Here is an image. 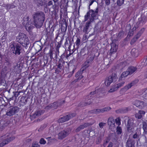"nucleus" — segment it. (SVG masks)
Here are the masks:
<instances>
[{
    "label": "nucleus",
    "instance_id": "nucleus-50",
    "mask_svg": "<svg viewBox=\"0 0 147 147\" xmlns=\"http://www.w3.org/2000/svg\"><path fill=\"white\" fill-rule=\"evenodd\" d=\"M59 49L58 48H56V51L55 52V55L54 56V58H57V56L59 55Z\"/></svg>",
    "mask_w": 147,
    "mask_h": 147
},
{
    "label": "nucleus",
    "instance_id": "nucleus-64",
    "mask_svg": "<svg viewBox=\"0 0 147 147\" xmlns=\"http://www.w3.org/2000/svg\"><path fill=\"white\" fill-rule=\"evenodd\" d=\"M138 113H140V114H141L142 116H143V115H144L145 114V112L143 110H140Z\"/></svg>",
    "mask_w": 147,
    "mask_h": 147
},
{
    "label": "nucleus",
    "instance_id": "nucleus-35",
    "mask_svg": "<svg viewBox=\"0 0 147 147\" xmlns=\"http://www.w3.org/2000/svg\"><path fill=\"white\" fill-rule=\"evenodd\" d=\"M36 1L37 5L38 6H42L45 4V2L43 0H35Z\"/></svg>",
    "mask_w": 147,
    "mask_h": 147
},
{
    "label": "nucleus",
    "instance_id": "nucleus-11",
    "mask_svg": "<svg viewBox=\"0 0 147 147\" xmlns=\"http://www.w3.org/2000/svg\"><path fill=\"white\" fill-rule=\"evenodd\" d=\"M133 121V120L131 119H129L127 121L126 127L128 132H130L132 131V130L134 128Z\"/></svg>",
    "mask_w": 147,
    "mask_h": 147
},
{
    "label": "nucleus",
    "instance_id": "nucleus-5",
    "mask_svg": "<svg viewBox=\"0 0 147 147\" xmlns=\"http://www.w3.org/2000/svg\"><path fill=\"white\" fill-rule=\"evenodd\" d=\"M71 130V129L70 127L65 129L58 134V139L62 140L65 138L70 133Z\"/></svg>",
    "mask_w": 147,
    "mask_h": 147
},
{
    "label": "nucleus",
    "instance_id": "nucleus-29",
    "mask_svg": "<svg viewBox=\"0 0 147 147\" xmlns=\"http://www.w3.org/2000/svg\"><path fill=\"white\" fill-rule=\"evenodd\" d=\"M10 122V120L8 119L5 120L4 121L3 125L0 127V130H2L5 127L7 126Z\"/></svg>",
    "mask_w": 147,
    "mask_h": 147
},
{
    "label": "nucleus",
    "instance_id": "nucleus-30",
    "mask_svg": "<svg viewBox=\"0 0 147 147\" xmlns=\"http://www.w3.org/2000/svg\"><path fill=\"white\" fill-rule=\"evenodd\" d=\"M131 53L133 57H136L138 55V51L137 49L133 48L132 49L131 52Z\"/></svg>",
    "mask_w": 147,
    "mask_h": 147
},
{
    "label": "nucleus",
    "instance_id": "nucleus-40",
    "mask_svg": "<svg viewBox=\"0 0 147 147\" xmlns=\"http://www.w3.org/2000/svg\"><path fill=\"white\" fill-rule=\"evenodd\" d=\"M139 37H140L138 36H137V34L135 35L131 40L130 42L131 45L134 44Z\"/></svg>",
    "mask_w": 147,
    "mask_h": 147
},
{
    "label": "nucleus",
    "instance_id": "nucleus-32",
    "mask_svg": "<svg viewBox=\"0 0 147 147\" xmlns=\"http://www.w3.org/2000/svg\"><path fill=\"white\" fill-rule=\"evenodd\" d=\"M88 52V49L84 47L83 49L81 50L80 53L81 55L84 56L86 54H87Z\"/></svg>",
    "mask_w": 147,
    "mask_h": 147
},
{
    "label": "nucleus",
    "instance_id": "nucleus-25",
    "mask_svg": "<svg viewBox=\"0 0 147 147\" xmlns=\"http://www.w3.org/2000/svg\"><path fill=\"white\" fill-rule=\"evenodd\" d=\"M107 123L109 127H112L114 128L115 127V121L113 117H109L108 119Z\"/></svg>",
    "mask_w": 147,
    "mask_h": 147
},
{
    "label": "nucleus",
    "instance_id": "nucleus-58",
    "mask_svg": "<svg viewBox=\"0 0 147 147\" xmlns=\"http://www.w3.org/2000/svg\"><path fill=\"white\" fill-rule=\"evenodd\" d=\"M7 35V33H6L4 32L3 34V35L2 37H1V40H4V41L6 39V37Z\"/></svg>",
    "mask_w": 147,
    "mask_h": 147
},
{
    "label": "nucleus",
    "instance_id": "nucleus-15",
    "mask_svg": "<svg viewBox=\"0 0 147 147\" xmlns=\"http://www.w3.org/2000/svg\"><path fill=\"white\" fill-rule=\"evenodd\" d=\"M134 102L133 104L134 105L140 109H143L144 107L145 106V103L142 101L136 100Z\"/></svg>",
    "mask_w": 147,
    "mask_h": 147
},
{
    "label": "nucleus",
    "instance_id": "nucleus-61",
    "mask_svg": "<svg viewBox=\"0 0 147 147\" xmlns=\"http://www.w3.org/2000/svg\"><path fill=\"white\" fill-rule=\"evenodd\" d=\"M66 54H67V52H65L63 54H62L61 56V58L63 59L65 57L66 58Z\"/></svg>",
    "mask_w": 147,
    "mask_h": 147
},
{
    "label": "nucleus",
    "instance_id": "nucleus-51",
    "mask_svg": "<svg viewBox=\"0 0 147 147\" xmlns=\"http://www.w3.org/2000/svg\"><path fill=\"white\" fill-rule=\"evenodd\" d=\"M124 32L123 31H121L119 32L118 35V38H121L124 35Z\"/></svg>",
    "mask_w": 147,
    "mask_h": 147
},
{
    "label": "nucleus",
    "instance_id": "nucleus-34",
    "mask_svg": "<svg viewBox=\"0 0 147 147\" xmlns=\"http://www.w3.org/2000/svg\"><path fill=\"white\" fill-rule=\"evenodd\" d=\"M46 6L45 7V8H47V6H51L52 7H55L56 6V5L54 3L53 4V1L51 0L48 1V3H46Z\"/></svg>",
    "mask_w": 147,
    "mask_h": 147
},
{
    "label": "nucleus",
    "instance_id": "nucleus-1",
    "mask_svg": "<svg viewBox=\"0 0 147 147\" xmlns=\"http://www.w3.org/2000/svg\"><path fill=\"white\" fill-rule=\"evenodd\" d=\"M33 23L37 28L42 26L45 20V15L42 11H38L34 13L32 16Z\"/></svg>",
    "mask_w": 147,
    "mask_h": 147
},
{
    "label": "nucleus",
    "instance_id": "nucleus-37",
    "mask_svg": "<svg viewBox=\"0 0 147 147\" xmlns=\"http://www.w3.org/2000/svg\"><path fill=\"white\" fill-rule=\"evenodd\" d=\"M54 52L55 51L53 50V49H52L51 48L50 49L49 52V54L51 60H52V59L55 58L54 57H53V54L54 55V56L55 55V53H54Z\"/></svg>",
    "mask_w": 147,
    "mask_h": 147
},
{
    "label": "nucleus",
    "instance_id": "nucleus-7",
    "mask_svg": "<svg viewBox=\"0 0 147 147\" xmlns=\"http://www.w3.org/2000/svg\"><path fill=\"white\" fill-rule=\"evenodd\" d=\"M19 108L16 106H11L7 110L6 115L11 116L14 115L15 113L18 112L19 111Z\"/></svg>",
    "mask_w": 147,
    "mask_h": 147
},
{
    "label": "nucleus",
    "instance_id": "nucleus-36",
    "mask_svg": "<svg viewBox=\"0 0 147 147\" xmlns=\"http://www.w3.org/2000/svg\"><path fill=\"white\" fill-rule=\"evenodd\" d=\"M116 133L118 135H122V131L121 127L118 126L116 128Z\"/></svg>",
    "mask_w": 147,
    "mask_h": 147
},
{
    "label": "nucleus",
    "instance_id": "nucleus-13",
    "mask_svg": "<svg viewBox=\"0 0 147 147\" xmlns=\"http://www.w3.org/2000/svg\"><path fill=\"white\" fill-rule=\"evenodd\" d=\"M29 20V16H27L26 17H24L23 19V22L24 24L25 25L26 30L28 32L30 31L32 28L31 26L29 24L30 23Z\"/></svg>",
    "mask_w": 147,
    "mask_h": 147
},
{
    "label": "nucleus",
    "instance_id": "nucleus-21",
    "mask_svg": "<svg viewBox=\"0 0 147 147\" xmlns=\"http://www.w3.org/2000/svg\"><path fill=\"white\" fill-rule=\"evenodd\" d=\"M28 37L24 33H20L19 35L17 37V40L19 43L23 41L24 39L27 38Z\"/></svg>",
    "mask_w": 147,
    "mask_h": 147
},
{
    "label": "nucleus",
    "instance_id": "nucleus-46",
    "mask_svg": "<svg viewBox=\"0 0 147 147\" xmlns=\"http://www.w3.org/2000/svg\"><path fill=\"white\" fill-rule=\"evenodd\" d=\"M80 43L81 40L79 38H77L76 41L75 42V43L77 47H78L80 45Z\"/></svg>",
    "mask_w": 147,
    "mask_h": 147
},
{
    "label": "nucleus",
    "instance_id": "nucleus-57",
    "mask_svg": "<svg viewBox=\"0 0 147 147\" xmlns=\"http://www.w3.org/2000/svg\"><path fill=\"white\" fill-rule=\"evenodd\" d=\"M134 32L131 30H130L129 32L127 35V37H129L131 36H132Z\"/></svg>",
    "mask_w": 147,
    "mask_h": 147
},
{
    "label": "nucleus",
    "instance_id": "nucleus-16",
    "mask_svg": "<svg viewBox=\"0 0 147 147\" xmlns=\"http://www.w3.org/2000/svg\"><path fill=\"white\" fill-rule=\"evenodd\" d=\"M92 22L88 21L85 23V24L84 26L83 30V32L85 34H88L90 30L89 29V27L90 26L91 23Z\"/></svg>",
    "mask_w": 147,
    "mask_h": 147
},
{
    "label": "nucleus",
    "instance_id": "nucleus-6",
    "mask_svg": "<svg viewBox=\"0 0 147 147\" xmlns=\"http://www.w3.org/2000/svg\"><path fill=\"white\" fill-rule=\"evenodd\" d=\"M76 115L75 113H73L70 114H68L65 116L61 117L59 118L58 120L57 121L59 123H63L65 121H68L70 119L75 117Z\"/></svg>",
    "mask_w": 147,
    "mask_h": 147
},
{
    "label": "nucleus",
    "instance_id": "nucleus-31",
    "mask_svg": "<svg viewBox=\"0 0 147 147\" xmlns=\"http://www.w3.org/2000/svg\"><path fill=\"white\" fill-rule=\"evenodd\" d=\"M58 106L57 103L56 102H54L53 103L47 106L46 107L47 109H51L54 108L56 109L57 108Z\"/></svg>",
    "mask_w": 147,
    "mask_h": 147
},
{
    "label": "nucleus",
    "instance_id": "nucleus-14",
    "mask_svg": "<svg viewBox=\"0 0 147 147\" xmlns=\"http://www.w3.org/2000/svg\"><path fill=\"white\" fill-rule=\"evenodd\" d=\"M14 55L12 54L11 51L9 52L7 56H6L5 58V61L6 63H7V65L8 66H11V64L12 63V61H11V59L12 56Z\"/></svg>",
    "mask_w": 147,
    "mask_h": 147
},
{
    "label": "nucleus",
    "instance_id": "nucleus-38",
    "mask_svg": "<svg viewBox=\"0 0 147 147\" xmlns=\"http://www.w3.org/2000/svg\"><path fill=\"white\" fill-rule=\"evenodd\" d=\"M143 128L144 131V134L147 132V123L145 122H143Z\"/></svg>",
    "mask_w": 147,
    "mask_h": 147
},
{
    "label": "nucleus",
    "instance_id": "nucleus-28",
    "mask_svg": "<svg viewBox=\"0 0 147 147\" xmlns=\"http://www.w3.org/2000/svg\"><path fill=\"white\" fill-rule=\"evenodd\" d=\"M67 24L65 22H63L61 23V30L63 32H66L67 28Z\"/></svg>",
    "mask_w": 147,
    "mask_h": 147
},
{
    "label": "nucleus",
    "instance_id": "nucleus-49",
    "mask_svg": "<svg viewBox=\"0 0 147 147\" xmlns=\"http://www.w3.org/2000/svg\"><path fill=\"white\" fill-rule=\"evenodd\" d=\"M100 92V90L99 91L98 90H96L95 91L91 92L90 93V94H91L94 95V94H95L96 93H99V94Z\"/></svg>",
    "mask_w": 147,
    "mask_h": 147
},
{
    "label": "nucleus",
    "instance_id": "nucleus-41",
    "mask_svg": "<svg viewBox=\"0 0 147 147\" xmlns=\"http://www.w3.org/2000/svg\"><path fill=\"white\" fill-rule=\"evenodd\" d=\"M128 75H129V74L127 70V69L126 71L123 72L121 74V76L122 78H123L126 77Z\"/></svg>",
    "mask_w": 147,
    "mask_h": 147
},
{
    "label": "nucleus",
    "instance_id": "nucleus-22",
    "mask_svg": "<svg viewBox=\"0 0 147 147\" xmlns=\"http://www.w3.org/2000/svg\"><path fill=\"white\" fill-rule=\"evenodd\" d=\"M111 48L110 50L111 55L115 53L118 49V46L115 44L113 43L111 45Z\"/></svg>",
    "mask_w": 147,
    "mask_h": 147
},
{
    "label": "nucleus",
    "instance_id": "nucleus-42",
    "mask_svg": "<svg viewBox=\"0 0 147 147\" xmlns=\"http://www.w3.org/2000/svg\"><path fill=\"white\" fill-rule=\"evenodd\" d=\"M145 28H142L140 31L137 33V36H138L139 37H140L141 34L143 33L144 31L145 30Z\"/></svg>",
    "mask_w": 147,
    "mask_h": 147
},
{
    "label": "nucleus",
    "instance_id": "nucleus-43",
    "mask_svg": "<svg viewBox=\"0 0 147 147\" xmlns=\"http://www.w3.org/2000/svg\"><path fill=\"white\" fill-rule=\"evenodd\" d=\"M125 83L124 82H120L118 84H117L115 86L116 88H117V89H118L119 88H120L122 86L124 83Z\"/></svg>",
    "mask_w": 147,
    "mask_h": 147
},
{
    "label": "nucleus",
    "instance_id": "nucleus-18",
    "mask_svg": "<svg viewBox=\"0 0 147 147\" xmlns=\"http://www.w3.org/2000/svg\"><path fill=\"white\" fill-rule=\"evenodd\" d=\"M141 133L139 131H136V132L133 135L132 138L135 142H137L138 144V141L140 140V136Z\"/></svg>",
    "mask_w": 147,
    "mask_h": 147
},
{
    "label": "nucleus",
    "instance_id": "nucleus-19",
    "mask_svg": "<svg viewBox=\"0 0 147 147\" xmlns=\"http://www.w3.org/2000/svg\"><path fill=\"white\" fill-rule=\"evenodd\" d=\"M92 124L90 123H85L79 126L75 130V132H78L80 131L81 129H83L86 127L88 126H90Z\"/></svg>",
    "mask_w": 147,
    "mask_h": 147
},
{
    "label": "nucleus",
    "instance_id": "nucleus-27",
    "mask_svg": "<svg viewBox=\"0 0 147 147\" xmlns=\"http://www.w3.org/2000/svg\"><path fill=\"white\" fill-rule=\"evenodd\" d=\"M45 111L44 110L37 111L33 114V117L34 118L37 117L43 114Z\"/></svg>",
    "mask_w": 147,
    "mask_h": 147
},
{
    "label": "nucleus",
    "instance_id": "nucleus-60",
    "mask_svg": "<svg viewBox=\"0 0 147 147\" xmlns=\"http://www.w3.org/2000/svg\"><path fill=\"white\" fill-rule=\"evenodd\" d=\"M62 40H61L60 41L58 42V44L56 48L59 49V48L61 47V44H62Z\"/></svg>",
    "mask_w": 147,
    "mask_h": 147
},
{
    "label": "nucleus",
    "instance_id": "nucleus-52",
    "mask_svg": "<svg viewBox=\"0 0 147 147\" xmlns=\"http://www.w3.org/2000/svg\"><path fill=\"white\" fill-rule=\"evenodd\" d=\"M117 89L115 86H114L112 88H111L109 91L110 92H112L117 90Z\"/></svg>",
    "mask_w": 147,
    "mask_h": 147
},
{
    "label": "nucleus",
    "instance_id": "nucleus-10",
    "mask_svg": "<svg viewBox=\"0 0 147 147\" xmlns=\"http://www.w3.org/2000/svg\"><path fill=\"white\" fill-rule=\"evenodd\" d=\"M94 55L93 54H90L89 55L88 57L87 58V60L85 62L84 64V68H87L88 67L90 64H91L92 61L94 59Z\"/></svg>",
    "mask_w": 147,
    "mask_h": 147
},
{
    "label": "nucleus",
    "instance_id": "nucleus-2",
    "mask_svg": "<svg viewBox=\"0 0 147 147\" xmlns=\"http://www.w3.org/2000/svg\"><path fill=\"white\" fill-rule=\"evenodd\" d=\"M98 7H97L95 10L89 9L86 14L84 16V22L87 21L89 19V21L92 22L98 18Z\"/></svg>",
    "mask_w": 147,
    "mask_h": 147
},
{
    "label": "nucleus",
    "instance_id": "nucleus-3",
    "mask_svg": "<svg viewBox=\"0 0 147 147\" xmlns=\"http://www.w3.org/2000/svg\"><path fill=\"white\" fill-rule=\"evenodd\" d=\"M12 46L11 47V53L13 54L20 55L23 51L22 47L21 45L18 43L13 42L12 44Z\"/></svg>",
    "mask_w": 147,
    "mask_h": 147
},
{
    "label": "nucleus",
    "instance_id": "nucleus-53",
    "mask_svg": "<svg viewBox=\"0 0 147 147\" xmlns=\"http://www.w3.org/2000/svg\"><path fill=\"white\" fill-rule=\"evenodd\" d=\"M85 102L87 105H90L92 102L91 99L90 98H89L87 100H86Z\"/></svg>",
    "mask_w": 147,
    "mask_h": 147
},
{
    "label": "nucleus",
    "instance_id": "nucleus-45",
    "mask_svg": "<svg viewBox=\"0 0 147 147\" xmlns=\"http://www.w3.org/2000/svg\"><path fill=\"white\" fill-rule=\"evenodd\" d=\"M6 6L7 9H8L14 8L16 7V6L12 4L7 5Z\"/></svg>",
    "mask_w": 147,
    "mask_h": 147
},
{
    "label": "nucleus",
    "instance_id": "nucleus-47",
    "mask_svg": "<svg viewBox=\"0 0 147 147\" xmlns=\"http://www.w3.org/2000/svg\"><path fill=\"white\" fill-rule=\"evenodd\" d=\"M72 52L71 51V50H70L69 51V53H68L67 52V51H66V52H67V54H66V58L68 59V57L69 56L71 55L74 52V51H73V50H72Z\"/></svg>",
    "mask_w": 147,
    "mask_h": 147
},
{
    "label": "nucleus",
    "instance_id": "nucleus-20",
    "mask_svg": "<svg viewBox=\"0 0 147 147\" xmlns=\"http://www.w3.org/2000/svg\"><path fill=\"white\" fill-rule=\"evenodd\" d=\"M135 142L133 139L129 138H128L126 143V147H134Z\"/></svg>",
    "mask_w": 147,
    "mask_h": 147
},
{
    "label": "nucleus",
    "instance_id": "nucleus-55",
    "mask_svg": "<svg viewBox=\"0 0 147 147\" xmlns=\"http://www.w3.org/2000/svg\"><path fill=\"white\" fill-rule=\"evenodd\" d=\"M106 123L103 122H100L99 124V127L101 128H103V127L105 125Z\"/></svg>",
    "mask_w": 147,
    "mask_h": 147
},
{
    "label": "nucleus",
    "instance_id": "nucleus-33",
    "mask_svg": "<svg viewBox=\"0 0 147 147\" xmlns=\"http://www.w3.org/2000/svg\"><path fill=\"white\" fill-rule=\"evenodd\" d=\"M29 41L28 38L26 39L23 42V44H20L24 47L26 49L28 48L29 44Z\"/></svg>",
    "mask_w": 147,
    "mask_h": 147
},
{
    "label": "nucleus",
    "instance_id": "nucleus-17",
    "mask_svg": "<svg viewBox=\"0 0 147 147\" xmlns=\"http://www.w3.org/2000/svg\"><path fill=\"white\" fill-rule=\"evenodd\" d=\"M131 110V107H125L116 110L115 112L117 113H127L128 111Z\"/></svg>",
    "mask_w": 147,
    "mask_h": 147
},
{
    "label": "nucleus",
    "instance_id": "nucleus-54",
    "mask_svg": "<svg viewBox=\"0 0 147 147\" xmlns=\"http://www.w3.org/2000/svg\"><path fill=\"white\" fill-rule=\"evenodd\" d=\"M85 102H80L78 105V106L81 107L86 106Z\"/></svg>",
    "mask_w": 147,
    "mask_h": 147
},
{
    "label": "nucleus",
    "instance_id": "nucleus-12",
    "mask_svg": "<svg viewBox=\"0 0 147 147\" xmlns=\"http://www.w3.org/2000/svg\"><path fill=\"white\" fill-rule=\"evenodd\" d=\"M3 138H5L3 140V141L4 142H5V144H8V143L11 141L15 138L14 136H9L8 135L6 136V137H5V136H1L0 137V142L2 141V140Z\"/></svg>",
    "mask_w": 147,
    "mask_h": 147
},
{
    "label": "nucleus",
    "instance_id": "nucleus-39",
    "mask_svg": "<svg viewBox=\"0 0 147 147\" xmlns=\"http://www.w3.org/2000/svg\"><path fill=\"white\" fill-rule=\"evenodd\" d=\"M64 100H58L57 101V105L58 107H59L62 105L65 102Z\"/></svg>",
    "mask_w": 147,
    "mask_h": 147
},
{
    "label": "nucleus",
    "instance_id": "nucleus-24",
    "mask_svg": "<svg viewBox=\"0 0 147 147\" xmlns=\"http://www.w3.org/2000/svg\"><path fill=\"white\" fill-rule=\"evenodd\" d=\"M138 82V80H135L132 81L130 83L125 86L123 89L125 90H127L129 88H130L132 86L135 85Z\"/></svg>",
    "mask_w": 147,
    "mask_h": 147
},
{
    "label": "nucleus",
    "instance_id": "nucleus-48",
    "mask_svg": "<svg viewBox=\"0 0 147 147\" xmlns=\"http://www.w3.org/2000/svg\"><path fill=\"white\" fill-rule=\"evenodd\" d=\"M135 116L136 118H138V119H141L142 117V115L138 112L135 114Z\"/></svg>",
    "mask_w": 147,
    "mask_h": 147
},
{
    "label": "nucleus",
    "instance_id": "nucleus-44",
    "mask_svg": "<svg viewBox=\"0 0 147 147\" xmlns=\"http://www.w3.org/2000/svg\"><path fill=\"white\" fill-rule=\"evenodd\" d=\"M124 0H117V5L119 6H121L124 3Z\"/></svg>",
    "mask_w": 147,
    "mask_h": 147
},
{
    "label": "nucleus",
    "instance_id": "nucleus-62",
    "mask_svg": "<svg viewBox=\"0 0 147 147\" xmlns=\"http://www.w3.org/2000/svg\"><path fill=\"white\" fill-rule=\"evenodd\" d=\"M19 67H20V65H19L17 64L14 67V70L15 71H17V69H18Z\"/></svg>",
    "mask_w": 147,
    "mask_h": 147
},
{
    "label": "nucleus",
    "instance_id": "nucleus-9",
    "mask_svg": "<svg viewBox=\"0 0 147 147\" xmlns=\"http://www.w3.org/2000/svg\"><path fill=\"white\" fill-rule=\"evenodd\" d=\"M86 68H84V67L81 68L80 70L78 71L76 74L75 77L77 78L75 79L73 82V83H76L78 80H81L83 76L82 75L83 71H84V69Z\"/></svg>",
    "mask_w": 147,
    "mask_h": 147
},
{
    "label": "nucleus",
    "instance_id": "nucleus-56",
    "mask_svg": "<svg viewBox=\"0 0 147 147\" xmlns=\"http://www.w3.org/2000/svg\"><path fill=\"white\" fill-rule=\"evenodd\" d=\"M39 142L41 144H45L46 143V141L43 138H42L40 139Z\"/></svg>",
    "mask_w": 147,
    "mask_h": 147
},
{
    "label": "nucleus",
    "instance_id": "nucleus-8",
    "mask_svg": "<svg viewBox=\"0 0 147 147\" xmlns=\"http://www.w3.org/2000/svg\"><path fill=\"white\" fill-rule=\"evenodd\" d=\"M147 20V11L142 13L140 18L138 19V25L140 26H142Z\"/></svg>",
    "mask_w": 147,
    "mask_h": 147
},
{
    "label": "nucleus",
    "instance_id": "nucleus-4",
    "mask_svg": "<svg viewBox=\"0 0 147 147\" xmlns=\"http://www.w3.org/2000/svg\"><path fill=\"white\" fill-rule=\"evenodd\" d=\"M117 79L116 73H113L111 75L106 79L105 82V84L107 86H109L111 83L115 82Z\"/></svg>",
    "mask_w": 147,
    "mask_h": 147
},
{
    "label": "nucleus",
    "instance_id": "nucleus-23",
    "mask_svg": "<svg viewBox=\"0 0 147 147\" xmlns=\"http://www.w3.org/2000/svg\"><path fill=\"white\" fill-rule=\"evenodd\" d=\"M111 109L110 107H106L103 108L98 109H96V114H98L100 113H103L105 111H107Z\"/></svg>",
    "mask_w": 147,
    "mask_h": 147
},
{
    "label": "nucleus",
    "instance_id": "nucleus-26",
    "mask_svg": "<svg viewBox=\"0 0 147 147\" xmlns=\"http://www.w3.org/2000/svg\"><path fill=\"white\" fill-rule=\"evenodd\" d=\"M137 69V68L136 67L133 66H130L127 69L129 75H131L136 71Z\"/></svg>",
    "mask_w": 147,
    "mask_h": 147
},
{
    "label": "nucleus",
    "instance_id": "nucleus-59",
    "mask_svg": "<svg viewBox=\"0 0 147 147\" xmlns=\"http://www.w3.org/2000/svg\"><path fill=\"white\" fill-rule=\"evenodd\" d=\"M115 122L116 124H117L118 126L120 125V119L119 118L115 119Z\"/></svg>",
    "mask_w": 147,
    "mask_h": 147
},
{
    "label": "nucleus",
    "instance_id": "nucleus-63",
    "mask_svg": "<svg viewBox=\"0 0 147 147\" xmlns=\"http://www.w3.org/2000/svg\"><path fill=\"white\" fill-rule=\"evenodd\" d=\"M32 147H40V146L37 143L35 142L32 144Z\"/></svg>",
    "mask_w": 147,
    "mask_h": 147
}]
</instances>
